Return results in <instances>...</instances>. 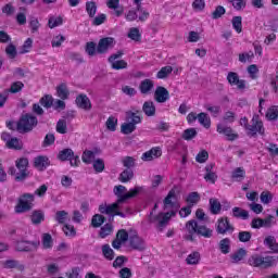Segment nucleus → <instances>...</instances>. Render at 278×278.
<instances>
[{
    "mask_svg": "<svg viewBox=\"0 0 278 278\" xmlns=\"http://www.w3.org/2000/svg\"><path fill=\"white\" fill-rule=\"evenodd\" d=\"M164 210H170L167 213H159L153 216V212L150 213L148 220L153 223L159 231H164L170 223V218L177 216L179 210V203L177 202V187H174L163 200Z\"/></svg>",
    "mask_w": 278,
    "mask_h": 278,
    "instance_id": "nucleus-1",
    "label": "nucleus"
},
{
    "mask_svg": "<svg viewBox=\"0 0 278 278\" xmlns=\"http://www.w3.org/2000/svg\"><path fill=\"white\" fill-rule=\"evenodd\" d=\"M265 247H268L271 253H278V242L275 236H267L263 241Z\"/></svg>",
    "mask_w": 278,
    "mask_h": 278,
    "instance_id": "nucleus-20",
    "label": "nucleus"
},
{
    "mask_svg": "<svg viewBox=\"0 0 278 278\" xmlns=\"http://www.w3.org/2000/svg\"><path fill=\"white\" fill-rule=\"evenodd\" d=\"M192 138H197V129L195 128H189L182 132L184 140H192Z\"/></svg>",
    "mask_w": 278,
    "mask_h": 278,
    "instance_id": "nucleus-56",
    "label": "nucleus"
},
{
    "mask_svg": "<svg viewBox=\"0 0 278 278\" xmlns=\"http://www.w3.org/2000/svg\"><path fill=\"white\" fill-rule=\"evenodd\" d=\"M219 251H222L224 255H227V253L231 251V239L229 238L222 239L219 241Z\"/></svg>",
    "mask_w": 278,
    "mask_h": 278,
    "instance_id": "nucleus-34",
    "label": "nucleus"
},
{
    "mask_svg": "<svg viewBox=\"0 0 278 278\" xmlns=\"http://www.w3.org/2000/svg\"><path fill=\"white\" fill-rule=\"evenodd\" d=\"M170 73H173V67L164 66L157 72L156 77L157 79H166V77L169 76Z\"/></svg>",
    "mask_w": 278,
    "mask_h": 278,
    "instance_id": "nucleus-42",
    "label": "nucleus"
},
{
    "mask_svg": "<svg viewBox=\"0 0 278 278\" xmlns=\"http://www.w3.org/2000/svg\"><path fill=\"white\" fill-rule=\"evenodd\" d=\"M205 110H207V112H210V114L216 118L218 116V114H220V106L218 105H210V104H206L205 105Z\"/></svg>",
    "mask_w": 278,
    "mask_h": 278,
    "instance_id": "nucleus-60",
    "label": "nucleus"
},
{
    "mask_svg": "<svg viewBox=\"0 0 278 278\" xmlns=\"http://www.w3.org/2000/svg\"><path fill=\"white\" fill-rule=\"evenodd\" d=\"M103 223H105V217L103 215H100V214L93 215L91 219L92 227L99 228L101 227V225H103Z\"/></svg>",
    "mask_w": 278,
    "mask_h": 278,
    "instance_id": "nucleus-44",
    "label": "nucleus"
},
{
    "mask_svg": "<svg viewBox=\"0 0 278 278\" xmlns=\"http://www.w3.org/2000/svg\"><path fill=\"white\" fill-rule=\"evenodd\" d=\"M116 239L123 243L127 242V240H129V231L127 232V230H125V229L118 230L116 233Z\"/></svg>",
    "mask_w": 278,
    "mask_h": 278,
    "instance_id": "nucleus-58",
    "label": "nucleus"
},
{
    "mask_svg": "<svg viewBox=\"0 0 278 278\" xmlns=\"http://www.w3.org/2000/svg\"><path fill=\"white\" fill-rule=\"evenodd\" d=\"M157 157H162V150L160 148H152L142 154L141 160L143 162H151Z\"/></svg>",
    "mask_w": 278,
    "mask_h": 278,
    "instance_id": "nucleus-18",
    "label": "nucleus"
},
{
    "mask_svg": "<svg viewBox=\"0 0 278 278\" xmlns=\"http://www.w3.org/2000/svg\"><path fill=\"white\" fill-rule=\"evenodd\" d=\"M112 231H114V227L112 226V224H106L101 227L99 236L100 238H108V236H110Z\"/></svg>",
    "mask_w": 278,
    "mask_h": 278,
    "instance_id": "nucleus-43",
    "label": "nucleus"
},
{
    "mask_svg": "<svg viewBox=\"0 0 278 278\" xmlns=\"http://www.w3.org/2000/svg\"><path fill=\"white\" fill-rule=\"evenodd\" d=\"M54 220L59 223V225H64L66 220H68V212L66 211H58L54 216Z\"/></svg>",
    "mask_w": 278,
    "mask_h": 278,
    "instance_id": "nucleus-39",
    "label": "nucleus"
},
{
    "mask_svg": "<svg viewBox=\"0 0 278 278\" xmlns=\"http://www.w3.org/2000/svg\"><path fill=\"white\" fill-rule=\"evenodd\" d=\"M7 149H13L14 151H21L23 149V141L16 137H13L8 143Z\"/></svg>",
    "mask_w": 278,
    "mask_h": 278,
    "instance_id": "nucleus-28",
    "label": "nucleus"
},
{
    "mask_svg": "<svg viewBox=\"0 0 278 278\" xmlns=\"http://www.w3.org/2000/svg\"><path fill=\"white\" fill-rule=\"evenodd\" d=\"M198 121L200 125L205 127V129H210V127L212 126V119L210 118V116H207V113L198 114Z\"/></svg>",
    "mask_w": 278,
    "mask_h": 278,
    "instance_id": "nucleus-35",
    "label": "nucleus"
},
{
    "mask_svg": "<svg viewBox=\"0 0 278 278\" xmlns=\"http://www.w3.org/2000/svg\"><path fill=\"white\" fill-rule=\"evenodd\" d=\"M114 45H116V40L113 37H104L98 42V53L103 55L110 51V49H114Z\"/></svg>",
    "mask_w": 278,
    "mask_h": 278,
    "instance_id": "nucleus-10",
    "label": "nucleus"
},
{
    "mask_svg": "<svg viewBox=\"0 0 278 278\" xmlns=\"http://www.w3.org/2000/svg\"><path fill=\"white\" fill-rule=\"evenodd\" d=\"M30 220L33 225H40V223H43L45 220V212L41 210L33 211L30 215Z\"/></svg>",
    "mask_w": 278,
    "mask_h": 278,
    "instance_id": "nucleus-27",
    "label": "nucleus"
},
{
    "mask_svg": "<svg viewBox=\"0 0 278 278\" xmlns=\"http://www.w3.org/2000/svg\"><path fill=\"white\" fill-rule=\"evenodd\" d=\"M111 66L114 71H121L123 68H127V62L125 60L113 61Z\"/></svg>",
    "mask_w": 278,
    "mask_h": 278,
    "instance_id": "nucleus-59",
    "label": "nucleus"
},
{
    "mask_svg": "<svg viewBox=\"0 0 278 278\" xmlns=\"http://www.w3.org/2000/svg\"><path fill=\"white\" fill-rule=\"evenodd\" d=\"M85 53L89 55V58H94L97 53H99V46L94 41H89L85 46Z\"/></svg>",
    "mask_w": 278,
    "mask_h": 278,
    "instance_id": "nucleus-25",
    "label": "nucleus"
},
{
    "mask_svg": "<svg viewBox=\"0 0 278 278\" xmlns=\"http://www.w3.org/2000/svg\"><path fill=\"white\" fill-rule=\"evenodd\" d=\"M268 121H277L278 118V106H271L266 113Z\"/></svg>",
    "mask_w": 278,
    "mask_h": 278,
    "instance_id": "nucleus-55",
    "label": "nucleus"
},
{
    "mask_svg": "<svg viewBox=\"0 0 278 278\" xmlns=\"http://www.w3.org/2000/svg\"><path fill=\"white\" fill-rule=\"evenodd\" d=\"M244 257H247V251L244 250V248H240L239 250H237L235 253L230 255V260L232 264H240V262H242Z\"/></svg>",
    "mask_w": 278,
    "mask_h": 278,
    "instance_id": "nucleus-22",
    "label": "nucleus"
},
{
    "mask_svg": "<svg viewBox=\"0 0 278 278\" xmlns=\"http://www.w3.org/2000/svg\"><path fill=\"white\" fill-rule=\"evenodd\" d=\"M93 170H96V173H103V170H105V162H103L102 159L93 161Z\"/></svg>",
    "mask_w": 278,
    "mask_h": 278,
    "instance_id": "nucleus-54",
    "label": "nucleus"
},
{
    "mask_svg": "<svg viewBox=\"0 0 278 278\" xmlns=\"http://www.w3.org/2000/svg\"><path fill=\"white\" fill-rule=\"evenodd\" d=\"M108 8L110 10H114L115 16H122L123 15V8H119L121 5V0H109L106 3Z\"/></svg>",
    "mask_w": 278,
    "mask_h": 278,
    "instance_id": "nucleus-23",
    "label": "nucleus"
},
{
    "mask_svg": "<svg viewBox=\"0 0 278 278\" xmlns=\"http://www.w3.org/2000/svg\"><path fill=\"white\" fill-rule=\"evenodd\" d=\"M154 83L151 79H144L140 83L139 90L141 94H149L151 90H153Z\"/></svg>",
    "mask_w": 278,
    "mask_h": 278,
    "instance_id": "nucleus-24",
    "label": "nucleus"
},
{
    "mask_svg": "<svg viewBox=\"0 0 278 278\" xmlns=\"http://www.w3.org/2000/svg\"><path fill=\"white\" fill-rule=\"evenodd\" d=\"M81 160L85 164H92V161L94 160V152L86 150L83 153Z\"/></svg>",
    "mask_w": 278,
    "mask_h": 278,
    "instance_id": "nucleus-50",
    "label": "nucleus"
},
{
    "mask_svg": "<svg viewBox=\"0 0 278 278\" xmlns=\"http://www.w3.org/2000/svg\"><path fill=\"white\" fill-rule=\"evenodd\" d=\"M71 157H75V152H73V149L71 148H67V149H63L59 152L58 154V159L61 161V162H66V161H70Z\"/></svg>",
    "mask_w": 278,
    "mask_h": 278,
    "instance_id": "nucleus-26",
    "label": "nucleus"
},
{
    "mask_svg": "<svg viewBox=\"0 0 278 278\" xmlns=\"http://www.w3.org/2000/svg\"><path fill=\"white\" fill-rule=\"evenodd\" d=\"M102 254L105 257V260H109L110 262L114 260V250H112L110 244L102 245Z\"/></svg>",
    "mask_w": 278,
    "mask_h": 278,
    "instance_id": "nucleus-40",
    "label": "nucleus"
},
{
    "mask_svg": "<svg viewBox=\"0 0 278 278\" xmlns=\"http://www.w3.org/2000/svg\"><path fill=\"white\" fill-rule=\"evenodd\" d=\"M222 205H220V201H218V199L216 198H211L210 199V212L211 214H220V210H222Z\"/></svg>",
    "mask_w": 278,
    "mask_h": 278,
    "instance_id": "nucleus-30",
    "label": "nucleus"
},
{
    "mask_svg": "<svg viewBox=\"0 0 278 278\" xmlns=\"http://www.w3.org/2000/svg\"><path fill=\"white\" fill-rule=\"evenodd\" d=\"M142 110L146 116H155V104L153 101H146L143 103Z\"/></svg>",
    "mask_w": 278,
    "mask_h": 278,
    "instance_id": "nucleus-32",
    "label": "nucleus"
},
{
    "mask_svg": "<svg viewBox=\"0 0 278 278\" xmlns=\"http://www.w3.org/2000/svg\"><path fill=\"white\" fill-rule=\"evenodd\" d=\"M56 93L58 97H60V99H62L63 101H65V99H68V88H66V85L62 84L56 88Z\"/></svg>",
    "mask_w": 278,
    "mask_h": 278,
    "instance_id": "nucleus-41",
    "label": "nucleus"
},
{
    "mask_svg": "<svg viewBox=\"0 0 278 278\" xmlns=\"http://www.w3.org/2000/svg\"><path fill=\"white\" fill-rule=\"evenodd\" d=\"M252 236L251 231H240L238 235L239 242H251Z\"/></svg>",
    "mask_w": 278,
    "mask_h": 278,
    "instance_id": "nucleus-61",
    "label": "nucleus"
},
{
    "mask_svg": "<svg viewBox=\"0 0 278 278\" xmlns=\"http://www.w3.org/2000/svg\"><path fill=\"white\" fill-rule=\"evenodd\" d=\"M23 88H25V84H23V81H15L11 85L8 92H11L12 94H16L17 92H21Z\"/></svg>",
    "mask_w": 278,
    "mask_h": 278,
    "instance_id": "nucleus-46",
    "label": "nucleus"
},
{
    "mask_svg": "<svg viewBox=\"0 0 278 278\" xmlns=\"http://www.w3.org/2000/svg\"><path fill=\"white\" fill-rule=\"evenodd\" d=\"M217 134H223V136H226L227 140L230 142H233V140H238L239 135L238 132L233 131L232 127L218 124L217 125Z\"/></svg>",
    "mask_w": 278,
    "mask_h": 278,
    "instance_id": "nucleus-13",
    "label": "nucleus"
},
{
    "mask_svg": "<svg viewBox=\"0 0 278 278\" xmlns=\"http://www.w3.org/2000/svg\"><path fill=\"white\" fill-rule=\"evenodd\" d=\"M126 123H130L136 127V125L142 123V118L138 114L129 111L126 113Z\"/></svg>",
    "mask_w": 278,
    "mask_h": 278,
    "instance_id": "nucleus-31",
    "label": "nucleus"
},
{
    "mask_svg": "<svg viewBox=\"0 0 278 278\" xmlns=\"http://www.w3.org/2000/svg\"><path fill=\"white\" fill-rule=\"evenodd\" d=\"M232 27L237 34H242V16L232 17Z\"/></svg>",
    "mask_w": 278,
    "mask_h": 278,
    "instance_id": "nucleus-45",
    "label": "nucleus"
},
{
    "mask_svg": "<svg viewBox=\"0 0 278 278\" xmlns=\"http://www.w3.org/2000/svg\"><path fill=\"white\" fill-rule=\"evenodd\" d=\"M49 157L47 156H37L34 160V166L37 170H46V168L50 165Z\"/></svg>",
    "mask_w": 278,
    "mask_h": 278,
    "instance_id": "nucleus-19",
    "label": "nucleus"
},
{
    "mask_svg": "<svg viewBox=\"0 0 278 278\" xmlns=\"http://www.w3.org/2000/svg\"><path fill=\"white\" fill-rule=\"evenodd\" d=\"M199 201H201V197H199L198 192H191L187 197V203H189V206L197 205V203H199Z\"/></svg>",
    "mask_w": 278,
    "mask_h": 278,
    "instance_id": "nucleus-53",
    "label": "nucleus"
},
{
    "mask_svg": "<svg viewBox=\"0 0 278 278\" xmlns=\"http://www.w3.org/2000/svg\"><path fill=\"white\" fill-rule=\"evenodd\" d=\"M40 104L43 108H47V110H49V108H53V97L52 96H45L40 99Z\"/></svg>",
    "mask_w": 278,
    "mask_h": 278,
    "instance_id": "nucleus-51",
    "label": "nucleus"
},
{
    "mask_svg": "<svg viewBox=\"0 0 278 278\" xmlns=\"http://www.w3.org/2000/svg\"><path fill=\"white\" fill-rule=\"evenodd\" d=\"M206 160H210V153L206 150H202L195 156V162L199 164H205Z\"/></svg>",
    "mask_w": 278,
    "mask_h": 278,
    "instance_id": "nucleus-49",
    "label": "nucleus"
},
{
    "mask_svg": "<svg viewBox=\"0 0 278 278\" xmlns=\"http://www.w3.org/2000/svg\"><path fill=\"white\" fill-rule=\"evenodd\" d=\"M66 129H67L66 119H60L56 123V131H58V134H66Z\"/></svg>",
    "mask_w": 278,
    "mask_h": 278,
    "instance_id": "nucleus-64",
    "label": "nucleus"
},
{
    "mask_svg": "<svg viewBox=\"0 0 278 278\" xmlns=\"http://www.w3.org/2000/svg\"><path fill=\"white\" fill-rule=\"evenodd\" d=\"M1 266L7 269L16 268L17 270H25V266L15 260L2 261Z\"/></svg>",
    "mask_w": 278,
    "mask_h": 278,
    "instance_id": "nucleus-21",
    "label": "nucleus"
},
{
    "mask_svg": "<svg viewBox=\"0 0 278 278\" xmlns=\"http://www.w3.org/2000/svg\"><path fill=\"white\" fill-rule=\"evenodd\" d=\"M186 227L189 233H197L203 238H212L214 233L213 229H210L203 225H199V223H197L194 219L187 222Z\"/></svg>",
    "mask_w": 278,
    "mask_h": 278,
    "instance_id": "nucleus-6",
    "label": "nucleus"
},
{
    "mask_svg": "<svg viewBox=\"0 0 278 278\" xmlns=\"http://www.w3.org/2000/svg\"><path fill=\"white\" fill-rule=\"evenodd\" d=\"M129 242L132 249L144 251V240L138 236V231L129 230Z\"/></svg>",
    "mask_w": 278,
    "mask_h": 278,
    "instance_id": "nucleus-12",
    "label": "nucleus"
},
{
    "mask_svg": "<svg viewBox=\"0 0 278 278\" xmlns=\"http://www.w3.org/2000/svg\"><path fill=\"white\" fill-rule=\"evenodd\" d=\"M121 205H123V202H118V201L110 205L101 204L99 206V212L101 214H108L109 216H112V218H114V216H121V218H127V214L121 211Z\"/></svg>",
    "mask_w": 278,
    "mask_h": 278,
    "instance_id": "nucleus-7",
    "label": "nucleus"
},
{
    "mask_svg": "<svg viewBox=\"0 0 278 278\" xmlns=\"http://www.w3.org/2000/svg\"><path fill=\"white\" fill-rule=\"evenodd\" d=\"M86 12H87L89 18H94V16H97V2L87 1L86 2Z\"/></svg>",
    "mask_w": 278,
    "mask_h": 278,
    "instance_id": "nucleus-36",
    "label": "nucleus"
},
{
    "mask_svg": "<svg viewBox=\"0 0 278 278\" xmlns=\"http://www.w3.org/2000/svg\"><path fill=\"white\" fill-rule=\"evenodd\" d=\"M232 216L233 218H241L242 220H248L249 211L235 206L232 208Z\"/></svg>",
    "mask_w": 278,
    "mask_h": 278,
    "instance_id": "nucleus-29",
    "label": "nucleus"
},
{
    "mask_svg": "<svg viewBox=\"0 0 278 278\" xmlns=\"http://www.w3.org/2000/svg\"><path fill=\"white\" fill-rule=\"evenodd\" d=\"M35 199L36 197L31 193L22 194L15 206L16 214H25V212H30V210H34Z\"/></svg>",
    "mask_w": 278,
    "mask_h": 278,
    "instance_id": "nucleus-5",
    "label": "nucleus"
},
{
    "mask_svg": "<svg viewBox=\"0 0 278 278\" xmlns=\"http://www.w3.org/2000/svg\"><path fill=\"white\" fill-rule=\"evenodd\" d=\"M227 80L230 86H237L238 90H244L247 88V80L240 79V76L236 72H229Z\"/></svg>",
    "mask_w": 278,
    "mask_h": 278,
    "instance_id": "nucleus-14",
    "label": "nucleus"
},
{
    "mask_svg": "<svg viewBox=\"0 0 278 278\" xmlns=\"http://www.w3.org/2000/svg\"><path fill=\"white\" fill-rule=\"evenodd\" d=\"M40 247V241H20L16 243V251H36Z\"/></svg>",
    "mask_w": 278,
    "mask_h": 278,
    "instance_id": "nucleus-15",
    "label": "nucleus"
},
{
    "mask_svg": "<svg viewBox=\"0 0 278 278\" xmlns=\"http://www.w3.org/2000/svg\"><path fill=\"white\" fill-rule=\"evenodd\" d=\"M121 129H122V134H125L126 136H128V134H134V131H136V126L127 122L122 124Z\"/></svg>",
    "mask_w": 278,
    "mask_h": 278,
    "instance_id": "nucleus-48",
    "label": "nucleus"
},
{
    "mask_svg": "<svg viewBox=\"0 0 278 278\" xmlns=\"http://www.w3.org/2000/svg\"><path fill=\"white\" fill-rule=\"evenodd\" d=\"M278 262V256H262L253 254L248 258L249 266L253 268H270Z\"/></svg>",
    "mask_w": 278,
    "mask_h": 278,
    "instance_id": "nucleus-2",
    "label": "nucleus"
},
{
    "mask_svg": "<svg viewBox=\"0 0 278 278\" xmlns=\"http://www.w3.org/2000/svg\"><path fill=\"white\" fill-rule=\"evenodd\" d=\"M245 129L251 131L252 136H255V134H261V136H264V123L260 121V116L257 115L253 116L251 125H245Z\"/></svg>",
    "mask_w": 278,
    "mask_h": 278,
    "instance_id": "nucleus-11",
    "label": "nucleus"
},
{
    "mask_svg": "<svg viewBox=\"0 0 278 278\" xmlns=\"http://www.w3.org/2000/svg\"><path fill=\"white\" fill-rule=\"evenodd\" d=\"M41 244L42 249H53V237L50 233H43Z\"/></svg>",
    "mask_w": 278,
    "mask_h": 278,
    "instance_id": "nucleus-37",
    "label": "nucleus"
},
{
    "mask_svg": "<svg viewBox=\"0 0 278 278\" xmlns=\"http://www.w3.org/2000/svg\"><path fill=\"white\" fill-rule=\"evenodd\" d=\"M116 125H118V119L114 116H110L106 121V129H109V131H116Z\"/></svg>",
    "mask_w": 278,
    "mask_h": 278,
    "instance_id": "nucleus-52",
    "label": "nucleus"
},
{
    "mask_svg": "<svg viewBox=\"0 0 278 278\" xmlns=\"http://www.w3.org/2000/svg\"><path fill=\"white\" fill-rule=\"evenodd\" d=\"M235 227L229 223V218L227 217H222L217 220V226H216V232L225 236L226 233H231L235 231Z\"/></svg>",
    "mask_w": 278,
    "mask_h": 278,
    "instance_id": "nucleus-9",
    "label": "nucleus"
},
{
    "mask_svg": "<svg viewBox=\"0 0 278 278\" xmlns=\"http://www.w3.org/2000/svg\"><path fill=\"white\" fill-rule=\"evenodd\" d=\"M244 175H245L244 169L242 167H237L232 172V179H235V181H242V179H244Z\"/></svg>",
    "mask_w": 278,
    "mask_h": 278,
    "instance_id": "nucleus-47",
    "label": "nucleus"
},
{
    "mask_svg": "<svg viewBox=\"0 0 278 278\" xmlns=\"http://www.w3.org/2000/svg\"><path fill=\"white\" fill-rule=\"evenodd\" d=\"M113 192L117 197V203H125L129 199L138 197L142 192V187H135L127 192V187L118 185L114 187Z\"/></svg>",
    "mask_w": 278,
    "mask_h": 278,
    "instance_id": "nucleus-3",
    "label": "nucleus"
},
{
    "mask_svg": "<svg viewBox=\"0 0 278 278\" xmlns=\"http://www.w3.org/2000/svg\"><path fill=\"white\" fill-rule=\"evenodd\" d=\"M201 262V254L199 252H193L189 254L186 258V263L189 266H197Z\"/></svg>",
    "mask_w": 278,
    "mask_h": 278,
    "instance_id": "nucleus-33",
    "label": "nucleus"
},
{
    "mask_svg": "<svg viewBox=\"0 0 278 278\" xmlns=\"http://www.w3.org/2000/svg\"><path fill=\"white\" fill-rule=\"evenodd\" d=\"M128 38H130V40H135V41L140 40V30L136 27L130 28V30L128 33Z\"/></svg>",
    "mask_w": 278,
    "mask_h": 278,
    "instance_id": "nucleus-63",
    "label": "nucleus"
},
{
    "mask_svg": "<svg viewBox=\"0 0 278 278\" xmlns=\"http://www.w3.org/2000/svg\"><path fill=\"white\" fill-rule=\"evenodd\" d=\"M15 166L20 170V173L15 176V181H25L27 177H29V173L27 172V166H29V160L26 157H21L15 161Z\"/></svg>",
    "mask_w": 278,
    "mask_h": 278,
    "instance_id": "nucleus-8",
    "label": "nucleus"
},
{
    "mask_svg": "<svg viewBox=\"0 0 278 278\" xmlns=\"http://www.w3.org/2000/svg\"><path fill=\"white\" fill-rule=\"evenodd\" d=\"M226 12L227 11L223 5H218L216 7L215 11L212 13V18L218 20L220 18V16L225 15Z\"/></svg>",
    "mask_w": 278,
    "mask_h": 278,
    "instance_id": "nucleus-62",
    "label": "nucleus"
},
{
    "mask_svg": "<svg viewBox=\"0 0 278 278\" xmlns=\"http://www.w3.org/2000/svg\"><path fill=\"white\" fill-rule=\"evenodd\" d=\"M63 23V20L62 17H50L49 21H48V26L50 27V29H53L55 27H59V25H62Z\"/></svg>",
    "mask_w": 278,
    "mask_h": 278,
    "instance_id": "nucleus-57",
    "label": "nucleus"
},
{
    "mask_svg": "<svg viewBox=\"0 0 278 278\" xmlns=\"http://www.w3.org/2000/svg\"><path fill=\"white\" fill-rule=\"evenodd\" d=\"M76 105L80 108V110H85L86 112H90L92 110V103L90 102V98L88 96L81 93L76 98Z\"/></svg>",
    "mask_w": 278,
    "mask_h": 278,
    "instance_id": "nucleus-17",
    "label": "nucleus"
},
{
    "mask_svg": "<svg viewBox=\"0 0 278 278\" xmlns=\"http://www.w3.org/2000/svg\"><path fill=\"white\" fill-rule=\"evenodd\" d=\"M38 125V118L31 114L22 115L16 124L18 134H29Z\"/></svg>",
    "mask_w": 278,
    "mask_h": 278,
    "instance_id": "nucleus-4",
    "label": "nucleus"
},
{
    "mask_svg": "<svg viewBox=\"0 0 278 278\" xmlns=\"http://www.w3.org/2000/svg\"><path fill=\"white\" fill-rule=\"evenodd\" d=\"M118 179L119 181H122V184H127V181H131V179H134V170L125 169L121 173Z\"/></svg>",
    "mask_w": 278,
    "mask_h": 278,
    "instance_id": "nucleus-38",
    "label": "nucleus"
},
{
    "mask_svg": "<svg viewBox=\"0 0 278 278\" xmlns=\"http://www.w3.org/2000/svg\"><path fill=\"white\" fill-rule=\"evenodd\" d=\"M154 99L157 103H166L170 99V93L167 88L160 86L154 91Z\"/></svg>",
    "mask_w": 278,
    "mask_h": 278,
    "instance_id": "nucleus-16",
    "label": "nucleus"
}]
</instances>
